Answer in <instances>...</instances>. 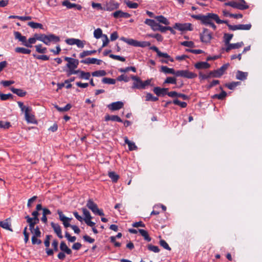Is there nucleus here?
<instances>
[{
	"instance_id": "59",
	"label": "nucleus",
	"mask_w": 262,
	"mask_h": 262,
	"mask_svg": "<svg viewBox=\"0 0 262 262\" xmlns=\"http://www.w3.org/2000/svg\"><path fill=\"white\" fill-rule=\"evenodd\" d=\"M10 123L9 122H4L0 121V128L7 129L10 127Z\"/></svg>"
},
{
	"instance_id": "28",
	"label": "nucleus",
	"mask_w": 262,
	"mask_h": 262,
	"mask_svg": "<svg viewBox=\"0 0 262 262\" xmlns=\"http://www.w3.org/2000/svg\"><path fill=\"white\" fill-rule=\"evenodd\" d=\"M79 61L78 59L73 58V60L67 64L68 68L76 69L78 66Z\"/></svg>"
},
{
	"instance_id": "41",
	"label": "nucleus",
	"mask_w": 262,
	"mask_h": 262,
	"mask_svg": "<svg viewBox=\"0 0 262 262\" xmlns=\"http://www.w3.org/2000/svg\"><path fill=\"white\" fill-rule=\"evenodd\" d=\"M129 71H132L134 72H136V69L135 67H128L125 68H120L119 69V71L121 73H126Z\"/></svg>"
},
{
	"instance_id": "57",
	"label": "nucleus",
	"mask_w": 262,
	"mask_h": 262,
	"mask_svg": "<svg viewBox=\"0 0 262 262\" xmlns=\"http://www.w3.org/2000/svg\"><path fill=\"white\" fill-rule=\"evenodd\" d=\"M181 45L187 47L193 48L194 47V42L191 41H184L181 42Z\"/></svg>"
},
{
	"instance_id": "39",
	"label": "nucleus",
	"mask_w": 262,
	"mask_h": 262,
	"mask_svg": "<svg viewBox=\"0 0 262 262\" xmlns=\"http://www.w3.org/2000/svg\"><path fill=\"white\" fill-rule=\"evenodd\" d=\"M13 98V95L10 93L4 94L0 93V98L2 100L5 101L8 99H12Z\"/></svg>"
},
{
	"instance_id": "62",
	"label": "nucleus",
	"mask_w": 262,
	"mask_h": 262,
	"mask_svg": "<svg viewBox=\"0 0 262 262\" xmlns=\"http://www.w3.org/2000/svg\"><path fill=\"white\" fill-rule=\"evenodd\" d=\"M65 237L68 239V240L70 242H74L76 239V237L75 236H72L69 234V233L67 231L65 233Z\"/></svg>"
},
{
	"instance_id": "16",
	"label": "nucleus",
	"mask_w": 262,
	"mask_h": 262,
	"mask_svg": "<svg viewBox=\"0 0 262 262\" xmlns=\"http://www.w3.org/2000/svg\"><path fill=\"white\" fill-rule=\"evenodd\" d=\"M194 67L195 68L198 70L207 69L210 67V64L208 63L207 62L200 61L196 62L194 64Z\"/></svg>"
},
{
	"instance_id": "15",
	"label": "nucleus",
	"mask_w": 262,
	"mask_h": 262,
	"mask_svg": "<svg viewBox=\"0 0 262 262\" xmlns=\"http://www.w3.org/2000/svg\"><path fill=\"white\" fill-rule=\"evenodd\" d=\"M227 47L225 49V51L226 52H229L232 49H238L242 46H244V43L243 41L237 42L235 43H229L227 45Z\"/></svg>"
},
{
	"instance_id": "19",
	"label": "nucleus",
	"mask_w": 262,
	"mask_h": 262,
	"mask_svg": "<svg viewBox=\"0 0 262 262\" xmlns=\"http://www.w3.org/2000/svg\"><path fill=\"white\" fill-rule=\"evenodd\" d=\"M14 35L15 38L18 39L19 41H21L24 46H25V43L26 41V37L25 36H23L18 31H15L14 32Z\"/></svg>"
},
{
	"instance_id": "21",
	"label": "nucleus",
	"mask_w": 262,
	"mask_h": 262,
	"mask_svg": "<svg viewBox=\"0 0 262 262\" xmlns=\"http://www.w3.org/2000/svg\"><path fill=\"white\" fill-rule=\"evenodd\" d=\"M248 73L241 71H237L236 74V78L240 80H245L247 79Z\"/></svg>"
},
{
	"instance_id": "43",
	"label": "nucleus",
	"mask_w": 262,
	"mask_h": 262,
	"mask_svg": "<svg viewBox=\"0 0 262 262\" xmlns=\"http://www.w3.org/2000/svg\"><path fill=\"white\" fill-rule=\"evenodd\" d=\"M173 103L179 105L182 108H185L186 107L187 104L185 102H181L180 100H179L178 99H174L172 101Z\"/></svg>"
},
{
	"instance_id": "35",
	"label": "nucleus",
	"mask_w": 262,
	"mask_h": 262,
	"mask_svg": "<svg viewBox=\"0 0 262 262\" xmlns=\"http://www.w3.org/2000/svg\"><path fill=\"white\" fill-rule=\"evenodd\" d=\"M106 75V72L104 70H98L92 73V75L95 77L104 76Z\"/></svg>"
},
{
	"instance_id": "4",
	"label": "nucleus",
	"mask_w": 262,
	"mask_h": 262,
	"mask_svg": "<svg viewBox=\"0 0 262 262\" xmlns=\"http://www.w3.org/2000/svg\"><path fill=\"white\" fill-rule=\"evenodd\" d=\"M229 66V63L224 64L219 69L210 71V75H212L213 78H220L224 74Z\"/></svg>"
},
{
	"instance_id": "14",
	"label": "nucleus",
	"mask_w": 262,
	"mask_h": 262,
	"mask_svg": "<svg viewBox=\"0 0 262 262\" xmlns=\"http://www.w3.org/2000/svg\"><path fill=\"white\" fill-rule=\"evenodd\" d=\"M51 226L54 230V232L57 234L59 238H62L61 227L58 224H56L53 222L51 223Z\"/></svg>"
},
{
	"instance_id": "27",
	"label": "nucleus",
	"mask_w": 262,
	"mask_h": 262,
	"mask_svg": "<svg viewBox=\"0 0 262 262\" xmlns=\"http://www.w3.org/2000/svg\"><path fill=\"white\" fill-rule=\"evenodd\" d=\"M15 51L16 53H22L24 54H29L31 52L30 50L23 47H16L15 49Z\"/></svg>"
},
{
	"instance_id": "33",
	"label": "nucleus",
	"mask_w": 262,
	"mask_h": 262,
	"mask_svg": "<svg viewBox=\"0 0 262 262\" xmlns=\"http://www.w3.org/2000/svg\"><path fill=\"white\" fill-rule=\"evenodd\" d=\"M108 175L112 181L115 183L117 182L119 178V175L114 171L109 172Z\"/></svg>"
},
{
	"instance_id": "52",
	"label": "nucleus",
	"mask_w": 262,
	"mask_h": 262,
	"mask_svg": "<svg viewBox=\"0 0 262 262\" xmlns=\"http://www.w3.org/2000/svg\"><path fill=\"white\" fill-rule=\"evenodd\" d=\"M238 30H249L252 27V25L250 24H240L238 25Z\"/></svg>"
},
{
	"instance_id": "53",
	"label": "nucleus",
	"mask_w": 262,
	"mask_h": 262,
	"mask_svg": "<svg viewBox=\"0 0 262 262\" xmlns=\"http://www.w3.org/2000/svg\"><path fill=\"white\" fill-rule=\"evenodd\" d=\"M81 63L84 64H95V58H87L85 59L82 60L81 61Z\"/></svg>"
},
{
	"instance_id": "1",
	"label": "nucleus",
	"mask_w": 262,
	"mask_h": 262,
	"mask_svg": "<svg viewBox=\"0 0 262 262\" xmlns=\"http://www.w3.org/2000/svg\"><path fill=\"white\" fill-rule=\"evenodd\" d=\"M214 16H216V14L212 13H208L206 15L203 14H191L190 16L196 19L200 20L201 24L204 25H209L214 30H216V27L213 23V21H215L216 22V19H215V17Z\"/></svg>"
},
{
	"instance_id": "7",
	"label": "nucleus",
	"mask_w": 262,
	"mask_h": 262,
	"mask_svg": "<svg viewBox=\"0 0 262 262\" xmlns=\"http://www.w3.org/2000/svg\"><path fill=\"white\" fill-rule=\"evenodd\" d=\"M32 107H27L25 111V117L26 121L30 123H36L35 116L32 114Z\"/></svg>"
},
{
	"instance_id": "49",
	"label": "nucleus",
	"mask_w": 262,
	"mask_h": 262,
	"mask_svg": "<svg viewBox=\"0 0 262 262\" xmlns=\"http://www.w3.org/2000/svg\"><path fill=\"white\" fill-rule=\"evenodd\" d=\"M159 57H164L167 58L171 62H173L174 60L172 58H171L167 53H162V52H160L158 55Z\"/></svg>"
},
{
	"instance_id": "46",
	"label": "nucleus",
	"mask_w": 262,
	"mask_h": 262,
	"mask_svg": "<svg viewBox=\"0 0 262 262\" xmlns=\"http://www.w3.org/2000/svg\"><path fill=\"white\" fill-rule=\"evenodd\" d=\"M165 83H171L176 84L177 83V79L173 77H168L164 82V84Z\"/></svg>"
},
{
	"instance_id": "32",
	"label": "nucleus",
	"mask_w": 262,
	"mask_h": 262,
	"mask_svg": "<svg viewBox=\"0 0 262 262\" xmlns=\"http://www.w3.org/2000/svg\"><path fill=\"white\" fill-rule=\"evenodd\" d=\"M36 42V39L35 37L29 38L28 40L26 41L25 43V46L28 48H31L32 47V44L35 43Z\"/></svg>"
},
{
	"instance_id": "23",
	"label": "nucleus",
	"mask_w": 262,
	"mask_h": 262,
	"mask_svg": "<svg viewBox=\"0 0 262 262\" xmlns=\"http://www.w3.org/2000/svg\"><path fill=\"white\" fill-rule=\"evenodd\" d=\"M161 71L165 74H171L176 75L177 71H175L172 68H169L166 66H162L161 68Z\"/></svg>"
},
{
	"instance_id": "17",
	"label": "nucleus",
	"mask_w": 262,
	"mask_h": 262,
	"mask_svg": "<svg viewBox=\"0 0 262 262\" xmlns=\"http://www.w3.org/2000/svg\"><path fill=\"white\" fill-rule=\"evenodd\" d=\"M60 249L62 252L69 255L71 254L72 253L71 249L67 246L66 243L63 241H62L60 244Z\"/></svg>"
},
{
	"instance_id": "40",
	"label": "nucleus",
	"mask_w": 262,
	"mask_h": 262,
	"mask_svg": "<svg viewBox=\"0 0 262 262\" xmlns=\"http://www.w3.org/2000/svg\"><path fill=\"white\" fill-rule=\"evenodd\" d=\"M91 74L89 72H85L82 71L80 72V74L79 75V78L80 79H83L88 80L90 79Z\"/></svg>"
},
{
	"instance_id": "10",
	"label": "nucleus",
	"mask_w": 262,
	"mask_h": 262,
	"mask_svg": "<svg viewBox=\"0 0 262 262\" xmlns=\"http://www.w3.org/2000/svg\"><path fill=\"white\" fill-rule=\"evenodd\" d=\"M120 4L114 1H110L107 3L105 5L104 10L111 11L115 9H117L119 7Z\"/></svg>"
},
{
	"instance_id": "42",
	"label": "nucleus",
	"mask_w": 262,
	"mask_h": 262,
	"mask_svg": "<svg viewBox=\"0 0 262 262\" xmlns=\"http://www.w3.org/2000/svg\"><path fill=\"white\" fill-rule=\"evenodd\" d=\"M125 3L127 6L132 9H136L138 7L139 5L137 3H134L129 1H125Z\"/></svg>"
},
{
	"instance_id": "5",
	"label": "nucleus",
	"mask_w": 262,
	"mask_h": 262,
	"mask_svg": "<svg viewBox=\"0 0 262 262\" xmlns=\"http://www.w3.org/2000/svg\"><path fill=\"white\" fill-rule=\"evenodd\" d=\"M176 76L181 77L188 79H193L197 77V75L196 74L190 72L187 70H185L177 71Z\"/></svg>"
},
{
	"instance_id": "38",
	"label": "nucleus",
	"mask_w": 262,
	"mask_h": 262,
	"mask_svg": "<svg viewBox=\"0 0 262 262\" xmlns=\"http://www.w3.org/2000/svg\"><path fill=\"white\" fill-rule=\"evenodd\" d=\"M158 98L157 97H155L153 95L150 93H148L146 94L145 96V100L146 101H157L158 100Z\"/></svg>"
},
{
	"instance_id": "56",
	"label": "nucleus",
	"mask_w": 262,
	"mask_h": 262,
	"mask_svg": "<svg viewBox=\"0 0 262 262\" xmlns=\"http://www.w3.org/2000/svg\"><path fill=\"white\" fill-rule=\"evenodd\" d=\"M51 42H58L60 41V38L54 34L48 35Z\"/></svg>"
},
{
	"instance_id": "11",
	"label": "nucleus",
	"mask_w": 262,
	"mask_h": 262,
	"mask_svg": "<svg viewBox=\"0 0 262 262\" xmlns=\"http://www.w3.org/2000/svg\"><path fill=\"white\" fill-rule=\"evenodd\" d=\"M112 16L115 18H128L130 17V14L124 12L121 10H117L112 13Z\"/></svg>"
},
{
	"instance_id": "60",
	"label": "nucleus",
	"mask_w": 262,
	"mask_h": 262,
	"mask_svg": "<svg viewBox=\"0 0 262 262\" xmlns=\"http://www.w3.org/2000/svg\"><path fill=\"white\" fill-rule=\"evenodd\" d=\"M160 245L161 246L163 247L164 249H165L166 250H171V248L169 246L168 244L164 239H161L160 241Z\"/></svg>"
},
{
	"instance_id": "36",
	"label": "nucleus",
	"mask_w": 262,
	"mask_h": 262,
	"mask_svg": "<svg viewBox=\"0 0 262 262\" xmlns=\"http://www.w3.org/2000/svg\"><path fill=\"white\" fill-rule=\"evenodd\" d=\"M28 25L31 27L32 28L36 29L40 28L42 29L43 26L42 24L40 23H35L33 21H30L28 23Z\"/></svg>"
},
{
	"instance_id": "45",
	"label": "nucleus",
	"mask_w": 262,
	"mask_h": 262,
	"mask_svg": "<svg viewBox=\"0 0 262 262\" xmlns=\"http://www.w3.org/2000/svg\"><path fill=\"white\" fill-rule=\"evenodd\" d=\"M81 210L82 211L83 215L85 216L84 219H83L84 221V220L92 219V217L91 215V214L90 212L87 210V209L85 208H82Z\"/></svg>"
},
{
	"instance_id": "3",
	"label": "nucleus",
	"mask_w": 262,
	"mask_h": 262,
	"mask_svg": "<svg viewBox=\"0 0 262 262\" xmlns=\"http://www.w3.org/2000/svg\"><path fill=\"white\" fill-rule=\"evenodd\" d=\"M86 207L90 209L95 214H97L100 216H104L102 209H99L98 208L97 205L94 202L92 199H89L86 203Z\"/></svg>"
},
{
	"instance_id": "2",
	"label": "nucleus",
	"mask_w": 262,
	"mask_h": 262,
	"mask_svg": "<svg viewBox=\"0 0 262 262\" xmlns=\"http://www.w3.org/2000/svg\"><path fill=\"white\" fill-rule=\"evenodd\" d=\"M120 39L123 41L127 43L128 45L134 47H140L144 48L150 46V43L148 41H139L132 38H126L124 37H121Z\"/></svg>"
},
{
	"instance_id": "29",
	"label": "nucleus",
	"mask_w": 262,
	"mask_h": 262,
	"mask_svg": "<svg viewBox=\"0 0 262 262\" xmlns=\"http://www.w3.org/2000/svg\"><path fill=\"white\" fill-rule=\"evenodd\" d=\"M139 232L140 233V234L144 237V239L147 241L150 242L151 241V238L149 237L148 233L147 231L140 229L138 230Z\"/></svg>"
},
{
	"instance_id": "48",
	"label": "nucleus",
	"mask_w": 262,
	"mask_h": 262,
	"mask_svg": "<svg viewBox=\"0 0 262 262\" xmlns=\"http://www.w3.org/2000/svg\"><path fill=\"white\" fill-rule=\"evenodd\" d=\"M36 48V51L39 53H45L47 51L46 48H42V45L41 44L36 45L35 46Z\"/></svg>"
},
{
	"instance_id": "9",
	"label": "nucleus",
	"mask_w": 262,
	"mask_h": 262,
	"mask_svg": "<svg viewBox=\"0 0 262 262\" xmlns=\"http://www.w3.org/2000/svg\"><path fill=\"white\" fill-rule=\"evenodd\" d=\"M131 78L134 80L132 86L133 89H143L142 81L139 77L133 75L131 76Z\"/></svg>"
},
{
	"instance_id": "24",
	"label": "nucleus",
	"mask_w": 262,
	"mask_h": 262,
	"mask_svg": "<svg viewBox=\"0 0 262 262\" xmlns=\"http://www.w3.org/2000/svg\"><path fill=\"white\" fill-rule=\"evenodd\" d=\"M0 227L5 229L12 231V229L10 227L11 224L8 222V219H6L3 221H1Z\"/></svg>"
},
{
	"instance_id": "6",
	"label": "nucleus",
	"mask_w": 262,
	"mask_h": 262,
	"mask_svg": "<svg viewBox=\"0 0 262 262\" xmlns=\"http://www.w3.org/2000/svg\"><path fill=\"white\" fill-rule=\"evenodd\" d=\"M212 39V35L209 32V30L206 28L203 29L202 33H200V39L202 42L204 43H209Z\"/></svg>"
},
{
	"instance_id": "55",
	"label": "nucleus",
	"mask_w": 262,
	"mask_h": 262,
	"mask_svg": "<svg viewBox=\"0 0 262 262\" xmlns=\"http://www.w3.org/2000/svg\"><path fill=\"white\" fill-rule=\"evenodd\" d=\"M31 232L33 234L32 236H41V232L38 226L36 227V228L32 230V231H31Z\"/></svg>"
},
{
	"instance_id": "25",
	"label": "nucleus",
	"mask_w": 262,
	"mask_h": 262,
	"mask_svg": "<svg viewBox=\"0 0 262 262\" xmlns=\"http://www.w3.org/2000/svg\"><path fill=\"white\" fill-rule=\"evenodd\" d=\"M155 19L159 23L165 25H168L170 24L168 19L163 15L157 16L155 17Z\"/></svg>"
},
{
	"instance_id": "61",
	"label": "nucleus",
	"mask_w": 262,
	"mask_h": 262,
	"mask_svg": "<svg viewBox=\"0 0 262 262\" xmlns=\"http://www.w3.org/2000/svg\"><path fill=\"white\" fill-rule=\"evenodd\" d=\"M148 249L155 253H158L160 251V249L158 246L152 245H148Z\"/></svg>"
},
{
	"instance_id": "44",
	"label": "nucleus",
	"mask_w": 262,
	"mask_h": 262,
	"mask_svg": "<svg viewBox=\"0 0 262 262\" xmlns=\"http://www.w3.org/2000/svg\"><path fill=\"white\" fill-rule=\"evenodd\" d=\"M102 81L104 83H107L110 84H114L116 83V80L114 79L104 77L102 79Z\"/></svg>"
},
{
	"instance_id": "47",
	"label": "nucleus",
	"mask_w": 262,
	"mask_h": 262,
	"mask_svg": "<svg viewBox=\"0 0 262 262\" xmlns=\"http://www.w3.org/2000/svg\"><path fill=\"white\" fill-rule=\"evenodd\" d=\"M239 82H232L229 83H226L225 86L229 90H233L235 87L239 84Z\"/></svg>"
},
{
	"instance_id": "37",
	"label": "nucleus",
	"mask_w": 262,
	"mask_h": 262,
	"mask_svg": "<svg viewBox=\"0 0 262 262\" xmlns=\"http://www.w3.org/2000/svg\"><path fill=\"white\" fill-rule=\"evenodd\" d=\"M95 53H96V50L84 51L79 54V57L80 58H83L85 56L91 55Z\"/></svg>"
},
{
	"instance_id": "54",
	"label": "nucleus",
	"mask_w": 262,
	"mask_h": 262,
	"mask_svg": "<svg viewBox=\"0 0 262 262\" xmlns=\"http://www.w3.org/2000/svg\"><path fill=\"white\" fill-rule=\"evenodd\" d=\"M109 57L113 59L119 60L122 62H124L125 61V58L123 57L119 56V55H116L114 54H110Z\"/></svg>"
},
{
	"instance_id": "22",
	"label": "nucleus",
	"mask_w": 262,
	"mask_h": 262,
	"mask_svg": "<svg viewBox=\"0 0 262 262\" xmlns=\"http://www.w3.org/2000/svg\"><path fill=\"white\" fill-rule=\"evenodd\" d=\"M124 142L128 145L129 150L133 151L137 149V146L135 145V143L130 141L127 137H124Z\"/></svg>"
},
{
	"instance_id": "64",
	"label": "nucleus",
	"mask_w": 262,
	"mask_h": 262,
	"mask_svg": "<svg viewBox=\"0 0 262 262\" xmlns=\"http://www.w3.org/2000/svg\"><path fill=\"white\" fill-rule=\"evenodd\" d=\"M14 83V81L12 80H3L1 82V84L4 87H7Z\"/></svg>"
},
{
	"instance_id": "30",
	"label": "nucleus",
	"mask_w": 262,
	"mask_h": 262,
	"mask_svg": "<svg viewBox=\"0 0 262 262\" xmlns=\"http://www.w3.org/2000/svg\"><path fill=\"white\" fill-rule=\"evenodd\" d=\"M227 96V93L222 90L220 94H215L212 96L213 99H218L219 100H223Z\"/></svg>"
},
{
	"instance_id": "63",
	"label": "nucleus",
	"mask_w": 262,
	"mask_h": 262,
	"mask_svg": "<svg viewBox=\"0 0 262 262\" xmlns=\"http://www.w3.org/2000/svg\"><path fill=\"white\" fill-rule=\"evenodd\" d=\"M220 83V81L219 80H213L212 82H211L208 85L206 86L207 89H210L212 87L215 85L219 84Z\"/></svg>"
},
{
	"instance_id": "8",
	"label": "nucleus",
	"mask_w": 262,
	"mask_h": 262,
	"mask_svg": "<svg viewBox=\"0 0 262 262\" xmlns=\"http://www.w3.org/2000/svg\"><path fill=\"white\" fill-rule=\"evenodd\" d=\"M173 29H177L180 31H192V28L191 24L190 23L180 24L176 23L173 27Z\"/></svg>"
},
{
	"instance_id": "20",
	"label": "nucleus",
	"mask_w": 262,
	"mask_h": 262,
	"mask_svg": "<svg viewBox=\"0 0 262 262\" xmlns=\"http://www.w3.org/2000/svg\"><path fill=\"white\" fill-rule=\"evenodd\" d=\"M10 90L14 94H16L17 96L19 97H24L27 94V92L26 91H24L21 89H16L13 87L11 88Z\"/></svg>"
},
{
	"instance_id": "12",
	"label": "nucleus",
	"mask_w": 262,
	"mask_h": 262,
	"mask_svg": "<svg viewBox=\"0 0 262 262\" xmlns=\"http://www.w3.org/2000/svg\"><path fill=\"white\" fill-rule=\"evenodd\" d=\"M123 106V103L121 101H117L115 102H113L109 105H108V108L112 111H117L121 109Z\"/></svg>"
},
{
	"instance_id": "50",
	"label": "nucleus",
	"mask_w": 262,
	"mask_h": 262,
	"mask_svg": "<svg viewBox=\"0 0 262 262\" xmlns=\"http://www.w3.org/2000/svg\"><path fill=\"white\" fill-rule=\"evenodd\" d=\"M103 35L102 30L100 28L96 29L94 32V36L97 39L100 38L101 36L103 37Z\"/></svg>"
},
{
	"instance_id": "58",
	"label": "nucleus",
	"mask_w": 262,
	"mask_h": 262,
	"mask_svg": "<svg viewBox=\"0 0 262 262\" xmlns=\"http://www.w3.org/2000/svg\"><path fill=\"white\" fill-rule=\"evenodd\" d=\"M117 80L119 81H124L127 82L129 81V78L127 75L122 74L118 76Z\"/></svg>"
},
{
	"instance_id": "13",
	"label": "nucleus",
	"mask_w": 262,
	"mask_h": 262,
	"mask_svg": "<svg viewBox=\"0 0 262 262\" xmlns=\"http://www.w3.org/2000/svg\"><path fill=\"white\" fill-rule=\"evenodd\" d=\"M168 91V88H161L159 86L155 87L153 89V92L158 96H164L167 95Z\"/></svg>"
},
{
	"instance_id": "34",
	"label": "nucleus",
	"mask_w": 262,
	"mask_h": 262,
	"mask_svg": "<svg viewBox=\"0 0 262 262\" xmlns=\"http://www.w3.org/2000/svg\"><path fill=\"white\" fill-rule=\"evenodd\" d=\"M233 35L232 34L225 33L224 35V42L226 45L230 43L231 39L232 38Z\"/></svg>"
},
{
	"instance_id": "51",
	"label": "nucleus",
	"mask_w": 262,
	"mask_h": 262,
	"mask_svg": "<svg viewBox=\"0 0 262 262\" xmlns=\"http://www.w3.org/2000/svg\"><path fill=\"white\" fill-rule=\"evenodd\" d=\"M62 5L67 7L68 9H71L75 7L76 4H72L68 1H64L62 2Z\"/></svg>"
},
{
	"instance_id": "31",
	"label": "nucleus",
	"mask_w": 262,
	"mask_h": 262,
	"mask_svg": "<svg viewBox=\"0 0 262 262\" xmlns=\"http://www.w3.org/2000/svg\"><path fill=\"white\" fill-rule=\"evenodd\" d=\"M54 107L59 112H67V111L70 110V108L72 107V105H71V104L68 103L63 107H60L58 106L57 105H55L54 106Z\"/></svg>"
},
{
	"instance_id": "18",
	"label": "nucleus",
	"mask_w": 262,
	"mask_h": 262,
	"mask_svg": "<svg viewBox=\"0 0 262 262\" xmlns=\"http://www.w3.org/2000/svg\"><path fill=\"white\" fill-rule=\"evenodd\" d=\"M105 120L106 121H117L118 122H122V119L117 115H106L105 116Z\"/></svg>"
},
{
	"instance_id": "26",
	"label": "nucleus",
	"mask_w": 262,
	"mask_h": 262,
	"mask_svg": "<svg viewBox=\"0 0 262 262\" xmlns=\"http://www.w3.org/2000/svg\"><path fill=\"white\" fill-rule=\"evenodd\" d=\"M25 219L27 220V222L29 225L30 230L32 231V230L35 228H34V226L36 224V222H33V219H32V217H30L29 215H27L25 217Z\"/></svg>"
}]
</instances>
